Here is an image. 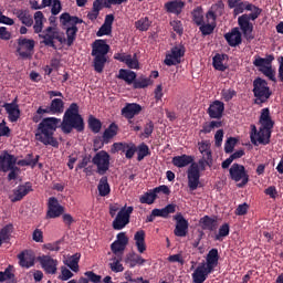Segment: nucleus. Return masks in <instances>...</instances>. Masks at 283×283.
Listing matches in <instances>:
<instances>
[{"instance_id":"f257e3e1","label":"nucleus","mask_w":283,"mask_h":283,"mask_svg":"<svg viewBox=\"0 0 283 283\" xmlns=\"http://www.w3.org/2000/svg\"><path fill=\"white\" fill-rule=\"evenodd\" d=\"M60 23L62 24L63 30H65L66 38L62 36L59 30L54 27H48L44 29L43 34H39V38L42 39V43L45 46L52 48L53 50H57L56 44H54V40L61 42L71 48L76 41L78 28L77 24L84 23L82 19L77 17H73L67 12L62 13L60 15Z\"/></svg>"},{"instance_id":"f03ea898","label":"nucleus","mask_w":283,"mask_h":283,"mask_svg":"<svg viewBox=\"0 0 283 283\" xmlns=\"http://www.w3.org/2000/svg\"><path fill=\"white\" fill-rule=\"evenodd\" d=\"M61 123L60 118L48 117L42 119L38 125L35 133V139L42 143L44 146H52L53 148H59L60 143L54 133L59 129V124Z\"/></svg>"},{"instance_id":"7ed1b4c3","label":"nucleus","mask_w":283,"mask_h":283,"mask_svg":"<svg viewBox=\"0 0 283 283\" xmlns=\"http://www.w3.org/2000/svg\"><path fill=\"white\" fill-rule=\"evenodd\" d=\"M195 157L188 155L176 156L172 158V165L177 168H185L190 165L188 175V188L191 191H197L200 187V169L198 164L193 163Z\"/></svg>"},{"instance_id":"20e7f679","label":"nucleus","mask_w":283,"mask_h":283,"mask_svg":"<svg viewBox=\"0 0 283 283\" xmlns=\"http://www.w3.org/2000/svg\"><path fill=\"white\" fill-rule=\"evenodd\" d=\"M60 129L65 135L72 134L73 129H76L78 133L85 130V122L83 116L80 115V108L76 103H72L69 108H66L63 122L60 124Z\"/></svg>"},{"instance_id":"39448f33","label":"nucleus","mask_w":283,"mask_h":283,"mask_svg":"<svg viewBox=\"0 0 283 283\" xmlns=\"http://www.w3.org/2000/svg\"><path fill=\"white\" fill-rule=\"evenodd\" d=\"M109 51V45L106 43L105 40H95L92 44V56L93 60V67L96 73L101 74L104 71L105 64L107 62V54Z\"/></svg>"},{"instance_id":"423d86ee","label":"nucleus","mask_w":283,"mask_h":283,"mask_svg":"<svg viewBox=\"0 0 283 283\" xmlns=\"http://www.w3.org/2000/svg\"><path fill=\"white\" fill-rule=\"evenodd\" d=\"M253 93L255 101L254 103L258 105H262L263 103H268L271 91L268 86V82L263 80L262 77H256L253 82Z\"/></svg>"},{"instance_id":"0eeeda50","label":"nucleus","mask_w":283,"mask_h":283,"mask_svg":"<svg viewBox=\"0 0 283 283\" xmlns=\"http://www.w3.org/2000/svg\"><path fill=\"white\" fill-rule=\"evenodd\" d=\"M229 175L234 182L241 181V184H237V187L240 189L249 184L250 176L247 169L240 164H232L229 169Z\"/></svg>"},{"instance_id":"6e6552de","label":"nucleus","mask_w":283,"mask_h":283,"mask_svg":"<svg viewBox=\"0 0 283 283\" xmlns=\"http://www.w3.org/2000/svg\"><path fill=\"white\" fill-rule=\"evenodd\" d=\"M34 48H35V41L32 39L20 36L17 40V53L22 59L32 57Z\"/></svg>"},{"instance_id":"1a4fd4ad","label":"nucleus","mask_w":283,"mask_h":283,"mask_svg":"<svg viewBox=\"0 0 283 283\" xmlns=\"http://www.w3.org/2000/svg\"><path fill=\"white\" fill-rule=\"evenodd\" d=\"M111 157L106 150H99L92 159L93 165L97 167L96 172L104 176L109 169Z\"/></svg>"},{"instance_id":"9d476101","label":"nucleus","mask_w":283,"mask_h":283,"mask_svg":"<svg viewBox=\"0 0 283 283\" xmlns=\"http://www.w3.org/2000/svg\"><path fill=\"white\" fill-rule=\"evenodd\" d=\"M134 211L133 207H124L117 213V217L112 222V228L114 230H122L123 228L127 227L130 222V216Z\"/></svg>"},{"instance_id":"9b49d317","label":"nucleus","mask_w":283,"mask_h":283,"mask_svg":"<svg viewBox=\"0 0 283 283\" xmlns=\"http://www.w3.org/2000/svg\"><path fill=\"white\" fill-rule=\"evenodd\" d=\"M65 208L61 206L56 197H50L49 203H46L45 219H57L63 216Z\"/></svg>"},{"instance_id":"f8f14e48","label":"nucleus","mask_w":283,"mask_h":283,"mask_svg":"<svg viewBox=\"0 0 283 283\" xmlns=\"http://www.w3.org/2000/svg\"><path fill=\"white\" fill-rule=\"evenodd\" d=\"M272 128H265L264 126H261L259 132L255 128V125H252V133H250V140L253 145H256V143L262 145H268L270 143V130Z\"/></svg>"},{"instance_id":"ddd939ff","label":"nucleus","mask_w":283,"mask_h":283,"mask_svg":"<svg viewBox=\"0 0 283 283\" xmlns=\"http://www.w3.org/2000/svg\"><path fill=\"white\" fill-rule=\"evenodd\" d=\"M186 50L185 46H172L171 52L166 54L164 60L165 65L171 67V65H178L181 63V57L185 56Z\"/></svg>"},{"instance_id":"4468645a","label":"nucleus","mask_w":283,"mask_h":283,"mask_svg":"<svg viewBox=\"0 0 283 283\" xmlns=\"http://www.w3.org/2000/svg\"><path fill=\"white\" fill-rule=\"evenodd\" d=\"M38 261L41 264L45 274L54 275L57 273V265H59L57 260L52 259V256H49V255H42V256H38Z\"/></svg>"},{"instance_id":"2eb2a0df","label":"nucleus","mask_w":283,"mask_h":283,"mask_svg":"<svg viewBox=\"0 0 283 283\" xmlns=\"http://www.w3.org/2000/svg\"><path fill=\"white\" fill-rule=\"evenodd\" d=\"M174 220L176 221V227L174 230V234L177 238H186L188 234V229H189V222L185 219L182 213H177L174 217Z\"/></svg>"},{"instance_id":"dca6fc26","label":"nucleus","mask_w":283,"mask_h":283,"mask_svg":"<svg viewBox=\"0 0 283 283\" xmlns=\"http://www.w3.org/2000/svg\"><path fill=\"white\" fill-rule=\"evenodd\" d=\"M113 149L115 153L125 154V158L130 160L137 151V146L134 143H114Z\"/></svg>"},{"instance_id":"f3484780","label":"nucleus","mask_w":283,"mask_h":283,"mask_svg":"<svg viewBox=\"0 0 283 283\" xmlns=\"http://www.w3.org/2000/svg\"><path fill=\"white\" fill-rule=\"evenodd\" d=\"M238 22H239V27L242 30L244 38L248 41L254 40V35L252 34L253 24L250 23L248 14H242L241 17H239Z\"/></svg>"},{"instance_id":"a211bd4d","label":"nucleus","mask_w":283,"mask_h":283,"mask_svg":"<svg viewBox=\"0 0 283 283\" xmlns=\"http://www.w3.org/2000/svg\"><path fill=\"white\" fill-rule=\"evenodd\" d=\"M238 22H239V27L242 30L244 38L248 41L254 40V35L252 34L253 24L250 23L248 14H242L241 17H239Z\"/></svg>"},{"instance_id":"6ab92c4d","label":"nucleus","mask_w":283,"mask_h":283,"mask_svg":"<svg viewBox=\"0 0 283 283\" xmlns=\"http://www.w3.org/2000/svg\"><path fill=\"white\" fill-rule=\"evenodd\" d=\"M143 108L139 104L127 103L124 108H122V116H124L128 124H133L134 116H138L142 113Z\"/></svg>"},{"instance_id":"aec40b11","label":"nucleus","mask_w":283,"mask_h":283,"mask_svg":"<svg viewBox=\"0 0 283 283\" xmlns=\"http://www.w3.org/2000/svg\"><path fill=\"white\" fill-rule=\"evenodd\" d=\"M31 191H33L31 182L19 185L13 189V196L10 197V200L11 202H20Z\"/></svg>"},{"instance_id":"412c9836","label":"nucleus","mask_w":283,"mask_h":283,"mask_svg":"<svg viewBox=\"0 0 283 283\" xmlns=\"http://www.w3.org/2000/svg\"><path fill=\"white\" fill-rule=\"evenodd\" d=\"M224 14V3L222 0L217 1V3L212 4L210 9H208L206 13V19L208 21H217L219 17Z\"/></svg>"},{"instance_id":"4be33fe9","label":"nucleus","mask_w":283,"mask_h":283,"mask_svg":"<svg viewBox=\"0 0 283 283\" xmlns=\"http://www.w3.org/2000/svg\"><path fill=\"white\" fill-rule=\"evenodd\" d=\"M224 112V103L217 99L214 101L210 107L207 108V114L213 119H220L223 116Z\"/></svg>"},{"instance_id":"5701e85b","label":"nucleus","mask_w":283,"mask_h":283,"mask_svg":"<svg viewBox=\"0 0 283 283\" xmlns=\"http://www.w3.org/2000/svg\"><path fill=\"white\" fill-rule=\"evenodd\" d=\"M6 109L7 115H9V120L11 123H17L21 117V109L15 103H4L2 106Z\"/></svg>"},{"instance_id":"b1692460","label":"nucleus","mask_w":283,"mask_h":283,"mask_svg":"<svg viewBox=\"0 0 283 283\" xmlns=\"http://www.w3.org/2000/svg\"><path fill=\"white\" fill-rule=\"evenodd\" d=\"M223 38H226V41L231 48H237L242 43V34L238 28H233L231 32L223 34Z\"/></svg>"},{"instance_id":"393cba45","label":"nucleus","mask_w":283,"mask_h":283,"mask_svg":"<svg viewBox=\"0 0 283 283\" xmlns=\"http://www.w3.org/2000/svg\"><path fill=\"white\" fill-rule=\"evenodd\" d=\"M185 6L182 0H171L166 2L164 7L167 13L180 15Z\"/></svg>"},{"instance_id":"a878e982","label":"nucleus","mask_w":283,"mask_h":283,"mask_svg":"<svg viewBox=\"0 0 283 283\" xmlns=\"http://www.w3.org/2000/svg\"><path fill=\"white\" fill-rule=\"evenodd\" d=\"M14 15L18 20L27 28H32L34 21L33 17L30 14V11L27 9H17Z\"/></svg>"},{"instance_id":"bb28decb","label":"nucleus","mask_w":283,"mask_h":283,"mask_svg":"<svg viewBox=\"0 0 283 283\" xmlns=\"http://www.w3.org/2000/svg\"><path fill=\"white\" fill-rule=\"evenodd\" d=\"M118 134V126L116 123H111L108 128L102 134V147L104 144H108L109 140L114 139Z\"/></svg>"},{"instance_id":"cd10ccee","label":"nucleus","mask_w":283,"mask_h":283,"mask_svg":"<svg viewBox=\"0 0 283 283\" xmlns=\"http://www.w3.org/2000/svg\"><path fill=\"white\" fill-rule=\"evenodd\" d=\"M153 216H156V217H161L164 219H167L169 218L170 214H174L176 212V205L174 203H170V205H167L165 208H154L153 210Z\"/></svg>"},{"instance_id":"c85d7f7f","label":"nucleus","mask_w":283,"mask_h":283,"mask_svg":"<svg viewBox=\"0 0 283 283\" xmlns=\"http://www.w3.org/2000/svg\"><path fill=\"white\" fill-rule=\"evenodd\" d=\"M261 127H265V129H273L274 128V122L270 116V109L269 108H262L261 115L259 119Z\"/></svg>"},{"instance_id":"c756f323","label":"nucleus","mask_w":283,"mask_h":283,"mask_svg":"<svg viewBox=\"0 0 283 283\" xmlns=\"http://www.w3.org/2000/svg\"><path fill=\"white\" fill-rule=\"evenodd\" d=\"M19 265L25 269H30L34 265L35 256L30 253L22 252L18 254Z\"/></svg>"},{"instance_id":"7c9ffc66","label":"nucleus","mask_w":283,"mask_h":283,"mask_svg":"<svg viewBox=\"0 0 283 283\" xmlns=\"http://www.w3.org/2000/svg\"><path fill=\"white\" fill-rule=\"evenodd\" d=\"M10 161L13 164V167H17V157L4 151L3 155L0 156V171H4L6 168H9Z\"/></svg>"},{"instance_id":"2f4dec72","label":"nucleus","mask_w":283,"mask_h":283,"mask_svg":"<svg viewBox=\"0 0 283 283\" xmlns=\"http://www.w3.org/2000/svg\"><path fill=\"white\" fill-rule=\"evenodd\" d=\"M125 263L130 268H135L136 265H143L146 263V260L143 256L136 254L135 252H130L125 256Z\"/></svg>"},{"instance_id":"473e14b6","label":"nucleus","mask_w":283,"mask_h":283,"mask_svg":"<svg viewBox=\"0 0 283 283\" xmlns=\"http://www.w3.org/2000/svg\"><path fill=\"white\" fill-rule=\"evenodd\" d=\"M201 227L203 230H208V231H217L218 230V220L209 217V216H205L203 218H201L200 220Z\"/></svg>"},{"instance_id":"72a5a7b5","label":"nucleus","mask_w":283,"mask_h":283,"mask_svg":"<svg viewBox=\"0 0 283 283\" xmlns=\"http://www.w3.org/2000/svg\"><path fill=\"white\" fill-rule=\"evenodd\" d=\"M33 19L35 20V24H33V32L36 34L41 33L44 34V23L43 20L45 19L44 13L42 11H36L33 14Z\"/></svg>"},{"instance_id":"f704fd0d","label":"nucleus","mask_w":283,"mask_h":283,"mask_svg":"<svg viewBox=\"0 0 283 283\" xmlns=\"http://www.w3.org/2000/svg\"><path fill=\"white\" fill-rule=\"evenodd\" d=\"M117 78L124 80L127 85H134V82L136 81V73L134 71L120 69Z\"/></svg>"},{"instance_id":"c9c22d12","label":"nucleus","mask_w":283,"mask_h":283,"mask_svg":"<svg viewBox=\"0 0 283 283\" xmlns=\"http://www.w3.org/2000/svg\"><path fill=\"white\" fill-rule=\"evenodd\" d=\"M145 237H146V233L144 230H139L138 232H135L134 240L136 241L138 253H145L146 251Z\"/></svg>"},{"instance_id":"e433bc0d","label":"nucleus","mask_w":283,"mask_h":283,"mask_svg":"<svg viewBox=\"0 0 283 283\" xmlns=\"http://www.w3.org/2000/svg\"><path fill=\"white\" fill-rule=\"evenodd\" d=\"M49 108L53 115H62L64 112V101L62 98H53Z\"/></svg>"},{"instance_id":"4c0bfd02","label":"nucleus","mask_w":283,"mask_h":283,"mask_svg":"<svg viewBox=\"0 0 283 283\" xmlns=\"http://www.w3.org/2000/svg\"><path fill=\"white\" fill-rule=\"evenodd\" d=\"M198 27H199V30H200L202 36H208L213 33V31L217 27V23L213 20H210V21L207 20V23L203 22V23L199 24Z\"/></svg>"},{"instance_id":"58836bf2","label":"nucleus","mask_w":283,"mask_h":283,"mask_svg":"<svg viewBox=\"0 0 283 283\" xmlns=\"http://www.w3.org/2000/svg\"><path fill=\"white\" fill-rule=\"evenodd\" d=\"M228 57L227 54H220V53H217L213 57V62H212V65L213 67L217 70V71H220V72H224L228 66L224 65V60Z\"/></svg>"},{"instance_id":"ea45409f","label":"nucleus","mask_w":283,"mask_h":283,"mask_svg":"<svg viewBox=\"0 0 283 283\" xmlns=\"http://www.w3.org/2000/svg\"><path fill=\"white\" fill-rule=\"evenodd\" d=\"M206 266H198L192 273L193 283H205L207 281Z\"/></svg>"},{"instance_id":"a19ab883","label":"nucleus","mask_w":283,"mask_h":283,"mask_svg":"<svg viewBox=\"0 0 283 283\" xmlns=\"http://www.w3.org/2000/svg\"><path fill=\"white\" fill-rule=\"evenodd\" d=\"M199 151L202 154L203 158L207 159V161H212V151L210 149L209 142L202 140L199 143Z\"/></svg>"},{"instance_id":"79ce46f5","label":"nucleus","mask_w":283,"mask_h":283,"mask_svg":"<svg viewBox=\"0 0 283 283\" xmlns=\"http://www.w3.org/2000/svg\"><path fill=\"white\" fill-rule=\"evenodd\" d=\"M2 172H9V176H7V180L11 181V180H17L20 174V168L18 166L13 167L12 161H9V168H3V170H1Z\"/></svg>"},{"instance_id":"37998d69","label":"nucleus","mask_w":283,"mask_h":283,"mask_svg":"<svg viewBox=\"0 0 283 283\" xmlns=\"http://www.w3.org/2000/svg\"><path fill=\"white\" fill-rule=\"evenodd\" d=\"M80 259V253L73 254L72 256H69V259L65 261V264L71 269V271L77 273Z\"/></svg>"},{"instance_id":"c03bdc74","label":"nucleus","mask_w":283,"mask_h":283,"mask_svg":"<svg viewBox=\"0 0 283 283\" xmlns=\"http://www.w3.org/2000/svg\"><path fill=\"white\" fill-rule=\"evenodd\" d=\"M157 198H158V195L155 193L153 189H150L148 192L139 197V202L146 203V205H153L157 200Z\"/></svg>"},{"instance_id":"a18cd8bd","label":"nucleus","mask_w":283,"mask_h":283,"mask_svg":"<svg viewBox=\"0 0 283 283\" xmlns=\"http://www.w3.org/2000/svg\"><path fill=\"white\" fill-rule=\"evenodd\" d=\"M137 161L140 163L145 159V157L151 155V151L149 150L148 146L145 143H142L139 146H137Z\"/></svg>"},{"instance_id":"49530a36","label":"nucleus","mask_w":283,"mask_h":283,"mask_svg":"<svg viewBox=\"0 0 283 283\" xmlns=\"http://www.w3.org/2000/svg\"><path fill=\"white\" fill-rule=\"evenodd\" d=\"M123 256L119 254L118 256H113L112 263H109L111 271L114 273H120L125 271V268L122 265Z\"/></svg>"},{"instance_id":"de8ad7c7","label":"nucleus","mask_w":283,"mask_h":283,"mask_svg":"<svg viewBox=\"0 0 283 283\" xmlns=\"http://www.w3.org/2000/svg\"><path fill=\"white\" fill-rule=\"evenodd\" d=\"M44 115H53L50 106H46L45 108L43 106H40L35 113V115L32 116L33 123H39Z\"/></svg>"},{"instance_id":"09e8293b","label":"nucleus","mask_w":283,"mask_h":283,"mask_svg":"<svg viewBox=\"0 0 283 283\" xmlns=\"http://www.w3.org/2000/svg\"><path fill=\"white\" fill-rule=\"evenodd\" d=\"M97 190L101 197H106L109 193L111 189L107 182V177H102V179H99Z\"/></svg>"},{"instance_id":"8fccbe9b","label":"nucleus","mask_w":283,"mask_h":283,"mask_svg":"<svg viewBox=\"0 0 283 283\" xmlns=\"http://www.w3.org/2000/svg\"><path fill=\"white\" fill-rule=\"evenodd\" d=\"M103 127V123L94 117L93 115L90 116L88 118V128L94 133V134H99L101 129Z\"/></svg>"},{"instance_id":"3c124183","label":"nucleus","mask_w":283,"mask_h":283,"mask_svg":"<svg viewBox=\"0 0 283 283\" xmlns=\"http://www.w3.org/2000/svg\"><path fill=\"white\" fill-rule=\"evenodd\" d=\"M274 60L275 57L272 54L268 55L266 59L256 55L253 65H255V67H265V65H271Z\"/></svg>"},{"instance_id":"603ef678","label":"nucleus","mask_w":283,"mask_h":283,"mask_svg":"<svg viewBox=\"0 0 283 283\" xmlns=\"http://www.w3.org/2000/svg\"><path fill=\"white\" fill-rule=\"evenodd\" d=\"M230 233V226L229 223H223L220 226L218 233L214 235L216 241H222L224 238H227Z\"/></svg>"},{"instance_id":"864d4df0","label":"nucleus","mask_w":283,"mask_h":283,"mask_svg":"<svg viewBox=\"0 0 283 283\" xmlns=\"http://www.w3.org/2000/svg\"><path fill=\"white\" fill-rule=\"evenodd\" d=\"M191 15H192V21L195 24L201 25V24L206 23L205 14L202 13V9H200V8L193 9L191 12Z\"/></svg>"},{"instance_id":"5fc2aeb1","label":"nucleus","mask_w":283,"mask_h":283,"mask_svg":"<svg viewBox=\"0 0 283 283\" xmlns=\"http://www.w3.org/2000/svg\"><path fill=\"white\" fill-rule=\"evenodd\" d=\"M238 142L239 139L237 137H229L223 145V151H226V154H233Z\"/></svg>"},{"instance_id":"6e6d98bb","label":"nucleus","mask_w":283,"mask_h":283,"mask_svg":"<svg viewBox=\"0 0 283 283\" xmlns=\"http://www.w3.org/2000/svg\"><path fill=\"white\" fill-rule=\"evenodd\" d=\"M220 255H219V250L213 248L211 249L208 254H207V263L209 264H219Z\"/></svg>"},{"instance_id":"4d7b16f0","label":"nucleus","mask_w":283,"mask_h":283,"mask_svg":"<svg viewBox=\"0 0 283 283\" xmlns=\"http://www.w3.org/2000/svg\"><path fill=\"white\" fill-rule=\"evenodd\" d=\"M126 248L127 245H124L117 241H114L111 244V251L115 256H118V255L123 256V253H125Z\"/></svg>"},{"instance_id":"13d9d810","label":"nucleus","mask_w":283,"mask_h":283,"mask_svg":"<svg viewBox=\"0 0 283 283\" xmlns=\"http://www.w3.org/2000/svg\"><path fill=\"white\" fill-rule=\"evenodd\" d=\"M150 84H151V78H149V77H139V78L135 80L133 85H134L135 90H143V88L148 87Z\"/></svg>"},{"instance_id":"bf43d9fd","label":"nucleus","mask_w":283,"mask_h":283,"mask_svg":"<svg viewBox=\"0 0 283 283\" xmlns=\"http://www.w3.org/2000/svg\"><path fill=\"white\" fill-rule=\"evenodd\" d=\"M136 29L139 31H147L149 27H151V22H149L148 18H142L137 22H135Z\"/></svg>"},{"instance_id":"052dcab7","label":"nucleus","mask_w":283,"mask_h":283,"mask_svg":"<svg viewBox=\"0 0 283 283\" xmlns=\"http://www.w3.org/2000/svg\"><path fill=\"white\" fill-rule=\"evenodd\" d=\"M125 65L129 69L137 70L139 69V61L135 57H133L130 54L127 55V60L125 61Z\"/></svg>"},{"instance_id":"680f3d73","label":"nucleus","mask_w":283,"mask_h":283,"mask_svg":"<svg viewBox=\"0 0 283 283\" xmlns=\"http://www.w3.org/2000/svg\"><path fill=\"white\" fill-rule=\"evenodd\" d=\"M13 226L12 224H6L1 230H0V237L2 240L7 241L9 240L11 232H12Z\"/></svg>"},{"instance_id":"e2e57ef3","label":"nucleus","mask_w":283,"mask_h":283,"mask_svg":"<svg viewBox=\"0 0 283 283\" xmlns=\"http://www.w3.org/2000/svg\"><path fill=\"white\" fill-rule=\"evenodd\" d=\"M234 96H237V92L234 90H223L221 91V97H223V101L226 103H229L231 99L234 98Z\"/></svg>"},{"instance_id":"0e129e2a","label":"nucleus","mask_w":283,"mask_h":283,"mask_svg":"<svg viewBox=\"0 0 283 283\" xmlns=\"http://www.w3.org/2000/svg\"><path fill=\"white\" fill-rule=\"evenodd\" d=\"M84 276L88 277L90 282L92 283H102V276L93 271H85Z\"/></svg>"},{"instance_id":"69168bd1","label":"nucleus","mask_w":283,"mask_h":283,"mask_svg":"<svg viewBox=\"0 0 283 283\" xmlns=\"http://www.w3.org/2000/svg\"><path fill=\"white\" fill-rule=\"evenodd\" d=\"M52 9H51V13L53 17H56L61 13L62 11V3L61 0H52Z\"/></svg>"},{"instance_id":"338daca9","label":"nucleus","mask_w":283,"mask_h":283,"mask_svg":"<svg viewBox=\"0 0 283 283\" xmlns=\"http://www.w3.org/2000/svg\"><path fill=\"white\" fill-rule=\"evenodd\" d=\"M112 32H113V27L102 24V28L98 29L96 35L98 38H102V36L112 34Z\"/></svg>"},{"instance_id":"774afa93","label":"nucleus","mask_w":283,"mask_h":283,"mask_svg":"<svg viewBox=\"0 0 283 283\" xmlns=\"http://www.w3.org/2000/svg\"><path fill=\"white\" fill-rule=\"evenodd\" d=\"M74 277V273L71 270H67L65 266L62 268V275H59V280L67 281Z\"/></svg>"}]
</instances>
